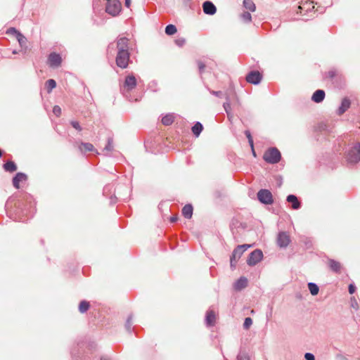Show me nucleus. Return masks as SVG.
Wrapping results in <instances>:
<instances>
[{
	"mask_svg": "<svg viewBox=\"0 0 360 360\" xmlns=\"http://www.w3.org/2000/svg\"><path fill=\"white\" fill-rule=\"evenodd\" d=\"M264 160L270 164H275L281 160V153L276 148H271L267 150L263 156Z\"/></svg>",
	"mask_w": 360,
	"mask_h": 360,
	"instance_id": "nucleus-1",
	"label": "nucleus"
},
{
	"mask_svg": "<svg viewBox=\"0 0 360 360\" xmlns=\"http://www.w3.org/2000/svg\"><path fill=\"white\" fill-rule=\"evenodd\" d=\"M121 11V4L118 0H108L105 11L112 16L117 15Z\"/></svg>",
	"mask_w": 360,
	"mask_h": 360,
	"instance_id": "nucleus-2",
	"label": "nucleus"
},
{
	"mask_svg": "<svg viewBox=\"0 0 360 360\" xmlns=\"http://www.w3.org/2000/svg\"><path fill=\"white\" fill-rule=\"evenodd\" d=\"M347 161L349 163H356L360 161V144L356 143L355 146L348 152Z\"/></svg>",
	"mask_w": 360,
	"mask_h": 360,
	"instance_id": "nucleus-3",
	"label": "nucleus"
},
{
	"mask_svg": "<svg viewBox=\"0 0 360 360\" xmlns=\"http://www.w3.org/2000/svg\"><path fill=\"white\" fill-rule=\"evenodd\" d=\"M250 247H251V245L247 244L237 246V248L233 250L232 256L231 257V267L235 266L234 261L238 260L243 254V252H245Z\"/></svg>",
	"mask_w": 360,
	"mask_h": 360,
	"instance_id": "nucleus-4",
	"label": "nucleus"
},
{
	"mask_svg": "<svg viewBox=\"0 0 360 360\" xmlns=\"http://www.w3.org/2000/svg\"><path fill=\"white\" fill-rule=\"evenodd\" d=\"M129 61V51L117 53L116 57V64L121 68H126L128 66Z\"/></svg>",
	"mask_w": 360,
	"mask_h": 360,
	"instance_id": "nucleus-5",
	"label": "nucleus"
},
{
	"mask_svg": "<svg viewBox=\"0 0 360 360\" xmlns=\"http://www.w3.org/2000/svg\"><path fill=\"white\" fill-rule=\"evenodd\" d=\"M258 200L266 205H270L273 202V197L271 193L266 189H261L257 193Z\"/></svg>",
	"mask_w": 360,
	"mask_h": 360,
	"instance_id": "nucleus-6",
	"label": "nucleus"
},
{
	"mask_svg": "<svg viewBox=\"0 0 360 360\" xmlns=\"http://www.w3.org/2000/svg\"><path fill=\"white\" fill-rule=\"evenodd\" d=\"M263 258V253L260 250H255L252 252L248 257L247 263L249 266H255Z\"/></svg>",
	"mask_w": 360,
	"mask_h": 360,
	"instance_id": "nucleus-7",
	"label": "nucleus"
},
{
	"mask_svg": "<svg viewBox=\"0 0 360 360\" xmlns=\"http://www.w3.org/2000/svg\"><path fill=\"white\" fill-rule=\"evenodd\" d=\"M62 58L59 54L52 53L49 55L48 58V63L51 68H58L60 65Z\"/></svg>",
	"mask_w": 360,
	"mask_h": 360,
	"instance_id": "nucleus-8",
	"label": "nucleus"
},
{
	"mask_svg": "<svg viewBox=\"0 0 360 360\" xmlns=\"http://www.w3.org/2000/svg\"><path fill=\"white\" fill-rule=\"evenodd\" d=\"M262 76L258 71H252L246 77L248 82L258 84L262 80Z\"/></svg>",
	"mask_w": 360,
	"mask_h": 360,
	"instance_id": "nucleus-9",
	"label": "nucleus"
},
{
	"mask_svg": "<svg viewBox=\"0 0 360 360\" xmlns=\"http://www.w3.org/2000/svg\"><path fill=\"white\" fill-rule=\"evenodd\" d=\"M129 39L126 37H120L117 41V53L129 51Z\"/></svg>",
	"mask_w": 360,
	"mask_h": 360,
	"instance_id": "nucleus-10",
	"label": "nucleus"
},
{
	"mask_svg": "<svg viewBox=\"0 0 360 360\" xmlns=\"http://www.w3.org/2000/svg\"><path fill=\"white\" fill-rule=\"evenodd\" d=\"M290 236L285 232H281L278 235L277 243L281 248H286L290 243Z\"/></svg>",
	"mask_w": 360,
	"mask_h": 360,
	"instance_id": "nucleus-11",
	"label": "nucleus"
},
{
	"mask_svg": "<svg viewBox=\"0 0 360 360\" xmlns=\"http://www.w3.org/2000/svg\"><path fill=\"white\" fill-rule=\"evenodd\" d=\"M314 8V5L313 1H309L306 0L304 1H302L300 5L298 6L299 12L300 13H305L312 11Z\"/></svg>",
	"mask_w": 360,
	"mask_h": 360,
	"instance_id": "nucleus-12",
	"label": "nucleus"
},
{
	"mask_svg": "<svg viewBox=\"0 0 360 360\" xmlns=\"http://www.w3.org/2000/svg\"><path fill=\"white\" fill-rule=\"evenodd\" d=\"M202 8L204 13L208 15H214L217 11L216 6L209 1L203 3Z\"/></svg>",
	"mask_w": 360,
	"mask_h": 360,
	"instance_id": "nucleus-13",
	"label": "nucleus"
},
{
	"mask_svg": "<svg viewBox=\"0 0 360 360\" xmlns=\"http://www.w3.org/2000/svg\"><path fill=\"white\" fill-rule=\"evenodd\" d=\"M136 86V79L134 76L129 75L126 77L124 82V87L127 88L128 90H131Z\"/></svg>",
	"mask_w": 360,
	"mask_h": 360,
	"instance_id": "nucleus-14",
	"label": "nucleus"
},
{
	"mask_svg": "<svg viewBox=\"0 0 360 360\" xmlns=\"http://www.w3.org/2000/svg\"><path fill=\"white\" fill-rule=\"evenodd\" d=\"M325 98V92L323 90H316L312 95L311 99L315 103H320Z\"/></svg>",
	"mask_w": 360,
	"mask_h": 360,
	"instance_id": "nucleus-15",
	"label": "nucleus"
},
{
	"mask_svg": "<svg viewBox=\"0 0 360 360\" xmlns=\"http://www.w3.org/2000/svg\"><path fill=\"white\" fill-rule=\"evenodd\" d=\"M27 179V176L25 174L19 172L15 176L13 179V184L15 188H19V184L21 181H25Z\"/></svg>",
	"mask_w": 360,
	"mask_h": 360,
	"instance_id": "nucleus-16",
	"label": "nucleus"
},
{
	"mask_svg": "<svg viewBox=\"0 0 360 360\" xmlns=\"http://www.w3.org/2000/svg\"><path fill=\"white\" fill-rule=\"evenodd\" d=\"M226 101L223 104V107L224 108V110L226 111V114H227V117L229 118V121H231L233 117V113L231 112V103H230V101H229V96H226Z\"/></svg>",
	"mask_w": 360,
	"mask_h": 360,
	"instance_id": "nucleus-17",
	"label": "nucleus"
},
{
	"mask_svg": "<svg viewBox=\"0 0 360 360\" xmlns=\"http://www.w3.org/2000/svg\"><path fill=\"white\" fill-rule=\"evenodd\" d=\"M349 106H350V101L348 98H345L342 101L341 105L338 108V114L339 115L343 114L349 108Z\"/></svg>",
	"mask_w": 360,
	"mask_h": 360,
	"instance_id": "nucleus-18",
	"label": "nucleus"
},
{
	"mask_svg": "<svg viewBox=\"0 0 360 360\" xmlns=\"http://www.w3.org/2000/svg\"><path fill=\"white\" fill-rule=\"evenodd\" d=\"M248 285V280L245 277L240 278L234 284V288L236 290H242Z\"/></svg>",
	"mask_w": 360,
	"mask_h": 360,
	"instance_id": "nucleus-19",
	"label": "nucleus"
},
{
	"mask_svg": "<svg viewBox=\"0 0 360 360\" xmlns=\"http://www.w3.org/2000/svg\"><path fill=\"white\" fill-rule=\"evenodd\" d=\"M287 201L292 203V207L295 210H297L300 207V203L299 202L297 197L294 195H289L287 197Z\"/></svg>",
	"mask_w": 360,
	"mask_h": 360,
	"instance_id": "nucleus-20",
	"label": "nucleus"
},
{
	"mask_svg": "<svg viewBox=\"0 0 360 360\" xmlns=\"http://www.w3.org/2000/svg\"><path fill=\"white\" fill-rule=\"evenodd\" d=\"M182 214L186 218L191 219L193 215V207L191 205H186L182 209Z\"/></svg>",
	"mask_w": 360,
	"mask_h": 360,
	"instance_id": "nucleus-21",
	"label": "nucleus"
},
{
	"mask_svg": "<svg viewBox=\"0 0 360 360\" xmlns=\"http://www.w3.org/2000/svg\"><path fill=\"white\" fill-rule=\"evenodd\" d=\"M174 120V115L172 113L167 114L162 119V123L165 126L172 124Z\"/></svg>",
	"mask_w": 360,
	"mask_h": 360,
	"instance_id": "nucleus-22",
	"label": "nucleus"
},
{
	"mask_svg": "<svg viewBox=\"0 0 360 360\" xmlns=\"http://www.w3.org/2000/svg\"><path fill=\"white\" fill-rule=\"evenodd\" d=\"M243 6L250 12H255L256 6L252 0H243Z\"/></svg>",
	"mask_w": 360,
	"mask_h": 360,
	"instance_id": "nucleus-23",
	"label": "nucleus"
},
{
	"mask_svg": "<svg viewBox=\"0 0 360 360\" xmlns=\"http://www.w3.org/2000/svg\"><path fill=\"white\" fill-rule=\"evenodd\" d=\"M205 321L208 326L214 325L215 322V314L213 311H208L207 312Z\"/></svg>",
	"mask_w": 360,
	"mask_h": 360,
	"instance_id": "nucleus-24",
	"label": "nucleus"
},
{
	"mask_svg": "<svg viewBox=\"0 0 360 360\" xmlns=\"http://www.w3.org/2000/svg\"><path fill=\"white\" fill-rule=\"evenodd\" d=\"M4 168L7 172H13L17 169V166L13 162L9 161L4 164Z\"/></svg>",
	"mask_w": 360,
	"mask_h": 360,
	"instance_id": "nucleus-25",
	"label": "nucleus"
},
{
	"mask_svg": "<svg viewBox=\"0 0 360 360\" xmlns=\"http://www.w3.org/2000/svg\"><path fill=\"white\" fill-rule=\"evenodd\" d=\"M203 127L200 122H196L194 126L192 127V131L194 135L196 136H198L201 133Z\"/></svg>",
	"mask_w": 360,
	"mask_h": 360,
	"instance_id": "nucleus-26",
	"label": "nucleus"
},
{
	"mask_svg": "<svg viewBox=\"0 0 360 360\" xmlns=\"http://www.w3.org/2000/svg\"><path fill=\"white\" fill-rule=\"evenodd\" d=\"M308 288L310 291V293L312 295H316L319 293V286L314 283H308Z\"/></svg>",
	"mask_w": 360,
	"mask_h": 360,
	"instance_id": "nucleus-27",
	"label": "nucleus"
},
{
	"mask_svg": "<svg viewBox=\"0 0 360 360\" xmlns=\"http://www.w3.org/2000/svg\"><path fill=\"white\" fill-rule=\"evenodd\" d=\"M240 19L245 23H249L252 21V16L249 11H244L240 15Z\"/></svg>",
	"mask_w": 360,
	"mask_h": 360,
	"instance_id": "nucleus-28",
	"label": "nucleus"
},
{
	"mask_svg": "<svg viewBox=\"0 0 360 360\" xmlns=\"http://www.w3.org/2000/svg\"><path fill=\"white\" fill-rule=\"evenodd\" d=\"M328 263H329V266H330V269L333 271H334L335 272H338L340 270L341 265L338 262H336L333 259H330V260H329Z\"/></svg>",
	"mask_w": 360,
	"mask_h": 360,
	"instance_id": "nucleus-29",
	"label": "nucleus"
},
{
	"mask_svg": "<svg viewBox=\"0 0 360 360\" xmlns=\"http://www.w3.org/2000/svg\"><path fill=\"white\" fill-rule=\"evenodd\" d=\"M46 88L48 93H50L56 86V82L54 79H50L46 82Z\"/></svg>",
	"mask_w": 360,
	"mask_h": 360,
	"instance_id": "nucleus-30",
	"label": "nucleus"
},
{
	"mask_svg": "<svg viewBox=\"0 0 360 360\" xmlns=\"http://www.w3.org/2000/svg\"><path fill=\"white\" fill-rule=\"evenodd\" d=\"M89 308V303L86 301H82L79 305V310L81 313L86 312Z\"/></svg>",
	"mask_w": 360,
	"mask_h": 360,
	"instance_id": "nucleus-31",
	"label": "nucleus"
},
{
	"mask_svg": "<svg viewBox=\"0 0 360 360\" xmlns=\"http://www.w3.org/2000/svg\"><path fill=\"white\" fill-rule=\"evenodd\" d=\"M177 32L176 27L174 25H169L165 28V33L167 35H173Z\"/></svg>",
	"mask_w": 360,
	"mask_h": 360,
	"instance_id": "nucleus-32",
	"label": "nucleus"
},
{
	"mask_svg": "<svg viewBox=\"0 0 360 360\" xmlns=\"http://www.w3.org/2000/svg\"><path fill=\"white\" fill-rule=\"evenodd\" d=\"M80 150H84L85 151H93L94 146L89 143H82L80 146Z\"/></svg>",
	"mask_w": 360,
	"mask_h": 360,
	"instance_id": "nucleus-33",
	"label": "nucleus"
},
{
	"mask_svg": "<svg viewBox=\"0 0 360 360\" xmlns=\"http://www.w3.org/2000/svg\"><path fill=\"white\" fill-rule=\"evenodd\" d=\"M15 37L21 46L25 45L27 39L20 32L17 33Z\"/></svg>",
	"mask_w": 360,
	"mask_h": 360,
	"instance_id": "nucleus-34",
	"label": "nucleus"
},
{
	"mask_svg": "<svg viewBox=\"0 0 360 360\" xmlns=\"http://www.w3.org/2000/svg\"><path fill=\"white\" fill-rule=\"evenodd\" d=\"M252 324V319L250 317H247L245 319L244 323H243V328L246 330L249 329V328Z\"/></svg>",
	"mask_w": 360,
	"mask_h": 360,
	"instance_id": "nucleus-35",
	"label": "nucleus"
},
{
	"mask_svg": "<svg viewBox=\"0 0 360 360\" xmlns=\"http://www.w3.org/2000/svg\"><path fill=\"white\" fill-rule=\"evenodd\" d=\"M104 150L106 151H112L113 150V143H112V139H110V138L108 139V143H107L106 146L105 147Z\"/></svg>",
	"mask_w": 360,
	"mask_h": 360,
	"instance_id": "nucleus-36",
	"label": "nucleus"
},
{
	"mask_svg": "<svg viewBox=\"0 0 360 360\" xmlns=\"http://www.w3.org/2000/svg\"><path fill=\"white\" fill-rule=\"evenodd\" d=\"M237 360H250L248 354L246 353L240 352L237 356Z\"/></svg>",
	"mask_w": 360,
	"mask_h": 360,
	"instance_id": "nucleus-37",
	"label": "nucleus"
},
{
	"mask_svg": "<svg viewBox=\"0 0 360 360\" xmlns=\"http://www.w3.org/2000/svg\"><path fill=\"white\" fill-rule=\"evenodd\" d=\"M53 112L57 117H59L61 114V108L58 105H55L53 108Z\"/></svg>",
	"mask_w": 360,
	"mask_h": 360,
	"instance_id": "nucleus-38",
	"label": "nucleus"
},
{
	"mask_svg": "<svg viewBox=\"0 0 360 360\" xmlns=\"http://www.w3.org/2000/svg\"><path fill=\"white\" fill-rule=\"evenodd\" d=\"M131 319H132L131 316H129L127 320L125 327L127 330H130V328L131 326Z\"/></svg>",
	"mask_w": 360,
	"mask_h": 360,
	"instance_id": "nucleus-39",
	"label": "nucleus"
},
{
	"mask_svg": "<svg viewBox=\"0 0 360 360\" xmlns=\"http://www.w3.org/2000/svg\"><path fill=\"white\" fill-rule=\"evenodd\" d=\"M185 39L184 38H179L175 41V43L179 46H182L185 44Z\"/></svg>",
	"mask_w": 360,
	"mask_h": 360,
	"instance_id": "nucleus-40",
	"label": "nucleus"
},
{
	"mask_svg": "<svg viewBox=\"0 0 360 360\" xmlns=\"http://www.w3.org/2000/svg\"><path fill=\"white\" fill-rule=\"evenodd\" d=\"M71 124H72V126L75 129H76L77 130H79V131H81V130H82V128H81V127H80V125H79V122H75V121H72V122H71Z\"/></svg>",
	"mask_w": 360,
	"mask_h": 360,
	"instance_id": "nucleus-41",
	"label": "nucleus"
},
{
	"mask_svg": "<svg viewBox=\"0 0 360 360\" xmlns=\"http://www.w3.org/2000/svg\"><path fill=\"white\" fill-rule=\"evenodd\" d=\"M304 358L306 360H315L314 356L311 353H306L304 354Z\"/></svg>",
	"mask_w": 360,
	"mask_h": 360,
	"instance_id": "nucleus-42",
	"label": "nucleus"
},
{
	"mask_svg": "<svg viewBox=\"0 0 360 360\" xmlns=\"http://www.w3.org/2000/svg\"><path fill=\"white\" fill-rule=\"evenodd\" d=\"M210 93L218 97H222L224 96L223 92L221 91H211Z\"/></svg>",
	"mask_w": 360,
	"mask_h": 360,
	"instance_id": "nucleus-43",
	"label": "nucleus"
},
{
	"mask_svg": "<svg viewBox=\"0 0 360 360\" xmlns=\"http://www.w3.org/2000/svg\"><path fill=\"white\" fill-rule=\"evenodd\" d=\"M7 33L8 34H15V36L17 35V33H19V32L14 27H11L7 31Z\"/></svg>",
	"mask_w": 360,
	"mask_h": 360,
	"instance_id": "nucleus-44",
	"label": "nucleus"
},
{
	"mask_svg": "<svg viewBox=\"0 0 360 360\" xmlns=\"http://www.w3.org/2000/svg\"><path fill=\"white\" fill-rule=\"evenodd\" d=\"M354 291H355V287L353 285L350 284L349 286V293L352 294V293L354 292Z\"/></svg>",
	"mask_w": 360,
	"mask_h": 360,
	"instance_id": "nucleus-45",
	"label": "nucleus"
},
{
	"mask_svg": "<svg viewBox=\"0 0 360 360\" xmlns=\"http://www.w3.org/2000/svg\"><path fill=\"white\" fill-rule=\"evenodd\" d=\"M245 134L246 135L248 139H250V138H252V136L250 134V132L249 131H245Z\"/></svg>",
	"mask_w": 360,
	"mask_h": 360,
	"instance_id": "nucleus-46",
	"label": "nucleus"
},
{
	"mask_svg": "<svg viewBox=\"0 0 360 360\" xmlns=\"http://www.w3.org/2000/svg\"><path fill=\"white\" fill-rule=\"evenodd\" d=\"M248 142L250 143V147L253 148L254 147V144H253V139H252V138H250V139H248Z\"/></svg>",
	"mask_w": 360,
	"mask_h": 360,
	"instance_id": "nucleus-47",
	"label": "nucleus"
},
{
	"mask_svg": "<svg viewBox=\"0 0 360 360\" xmlns=\"http://www.w3.org/2000/svg\"><path fill=\"white\" fill-rule=\"evenodd\" d=\"M198 67H199L200 70H202L204 69L205 65L201 62H199L198 63Z\"/></svg>",
	"mask_w": 360,
	"mask_h": 360,
	"instance_id": "nucleus-48",
	"label": "nucleus"
},
{
	"mask_svg": "<svg viewBox=\"0 0 360 360\" xmlns=\"http://www.w3.org/2000/svg\"><path fill=\"white\" fill-rule=\"evenodd\" d=\"M131 5V0H125V6L129 8Z\"/></svg>",
	"mask_w": 360,
	"mask_h": 360,
	"instance_id": "nucleus-49",
	"label": "nucleus"
},
{
	"mask_svg": "<svg viewBox=\"0 0 360 360\" xmlns=\"http://www.w3.org/2000/svg\"><path fill=\"white\" fill-rule=\"evenodd\" d=\"M177 219H178L177 217H171L170 221L172 222H175V221H176Z\"/></svg>",
	"mask_w": 360,
	"mask_h": 360,
	"instance_id": "nucleus-50",
	"label": "nucleus"
},
{
	"mask_svg": "<svg viewBox=\"0 0 360 360\" xmlns=\"http://www.w3.org/2000/svg\"><path fill=\"white\" fill-rule=\"evenodd\" d=\"M271 317V312H270L269 314H266L267 319H270Z\"/></svg>",
	"mask_w": 360,
	"mask_h": 360,
	"instance_id": "nucleus-51",
	"label": "nucleus"
},
{
	"mask_svg": "<svg viewBox=\"0 0 360 360\" xmlns=\"http://www.w3.org/2000/svg\"><path fill=\"white\" fill-rule=\"evenodd\" d=\"M252 148V154L254 156H256V154H255V152L254 150V147L253 148Z\"/></svg>",
	"mask_w": 360,
	"mask_h": 360,
	"instance_id": "nucleus-52",
	"label": "nucleus"
},
{
	"mask_svg": "<svg viewBox=\"0 0 360 360\" xmlns=\"http://www.w3.org/2000/svg\"><path fill=\"white\" fill-rule=\"evenodd\" d=\"M101 360H108V359H105V358H101Z\"/></svg>",
	"mask_w": 360,
	"mask_h": 360,
	"instance_id": "nucleus-53",
	"label": "nucleus"
},
{
	"mask_svg": "<svg viewBox=\"0 0 360 360\" xmlns=\"http://www.w3.org/2000/svg\"><path fill=\"white\" fill-rule=\"evenodd\" d=\"M358 360H360L359 359Z\"/></svg>",
	"mask_w": 360,
	"mask_h": 360,
	"instance_id": "nucleus-54",
	"label": "nucleus"
}]
</instances>
